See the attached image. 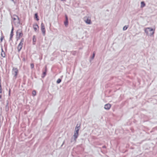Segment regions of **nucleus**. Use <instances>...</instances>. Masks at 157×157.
<instances>
[{
	"label": "nucleus",
	"instance_id": "9d476101",
	"mask_svg": "<svg viewBox=\"0 0 157 157\" xmlns=\"http://www.w3.org/2000/svg\"><path fill=\"white\" fill-rule=\"evenodd\" d=\"M1 55L3 57H5L6 56V54L5 52L3 51L2 48V52L1 53Z\"/></svg>",
	"mask_w": 157,
	"mask_h": 157
},
{
	"label": "nucleus",
	"instance_id": "7ed1b4c3",
	"mask_svg": "<svg viewBox=\"0 0 157 157\" xmlns=\"http://www.w3.org/2000/svg\"><path fill=\"white\" fill-rule=\"evenodd\" d=\"M24 38H22L21 39L20 43L19 44H18V45L17 47V49L19 52L20 51L21 49L22 48L23 43L24 42Z\"/></svg>",
	"mask_w": 157,
	"mask_h": 157
},
{
	"label": "nucleus",
	"instance_id": "cd10ccee",
	"mask_svg": "<svg viewBox=\"0 0 157 157\" xmlns=\"http://www.w3.org/2000/svg\"><path fill=\"white\" fill-rule=\"evenodd\" d=\"M61 0V1H65V0Z\"/></svg>",
	"mask_w": 157,
	"mask_h": 157
},
{
	"label": "nucleus",
	"instance_id": "bb28decb",
	"mask_svg": "<svg viewBox=\"0 0 157 157\" xmlns=\"http://www.w3.org/2000/svg\"><path fill=\"white\" fill-rule=\"evenodd\" d=\"M103 147V148H105V146H104Z\"/></svg>",
	"mask_w": 157,
	"mask_h": 157
},
{
	"label": "nucleus",
	"instance_id": "0eeeda50",
	"mask_svg": "<svg viewBox=\"0 0 157 157\" xmlns=\"http://www.w3.org/2000/svg\"><path fill=\"white\" fill-rule=\"evenodd\" d=\"M33 27L34 30L35 32L37 31L39 29V26L36 24H33Z\"/></svg>",
	"mask_w": 157,
	"mask_h": 157
},
{
	"label": "nucleus",
	"instance_id": "a211bd4d",
	"mask_svg": "<svg viewBox=\"0 0 157 157\" xmlns=\"http://www.w3.org/2000/svg\"><path fill=\"white\" fill-rule=\"evenodd\" d=\"M128 28V26H124V27L123 28V30H126L127 28Z\"/></svg>",
	"mask_w": 157,
	"mask_h": 157
},
{
	"label": "nucleus",
	"instance_id": "412c9836",
	"mask_svg": "<svg viewBox=\"0 0 157 157\" xmlns=\"http://www.w3.org/2000/svg\"><path fill=\"white\" fill-rule=\"evenodd\" d=\"M2 92V89L1 85L0 84V93Z\"/></svg>",
	"mask_w": 157,
	"mask_h": 157
},
{
	"label": "nucleus",
	"instance_id": "aec40b11",
	"mask_svg": "<svg viewBox=\"0 0 157 157\" xmlns=\"http://www.w3.org/2000/svg\"><path fill=\"white\" fill-rule=\"evenodd\" d=\"M61 80L59 78V79H58V80H57V82L58 83H59L61 82Z\"/></svg>",
	"mask_w": 157,
	"mask_h": 157
},
{
	"label": "nucleus",
	"instance_id": "f03ea898",
	"mask_svg": "<svg viewBox=\"0 0 157 157\" xmlns=\"http://www.w3.org/2000/svg\"><path fill=\"white\" fill-rule=\"evenodd\" d=\"M80 126V125L78 126V124H77L76 126L75 130V131L74 132V140L75 141L76 140V139L77 138L78 135V132L79 130V127Z\"/></svg>",
	"mask_w": 157,
	"mask_h": 157
},
{
	"label": "nucleus",
	"instance_id": "ddd939ff",
	"mask_svg": "<svg viewBox=\"0 0 157 157\" xmlns=\"http://www.w3.org/2000/svg\"><path fill=\"white\" fill-rule=\"evenodd\" d=\"M47 71V67H46L45 68V71H44L43 73V77H44L46 74V72Z\"/></svg>",
	"mask_w": 157,
	"mask_h": 157
},
{
	"label": "nucleus",
	"instance_id": "f257e3e1",
	"mask_svg": "<svg viewBox=\"0 0 157 157\" xmlns=\"http://www.w3.org/2000/svg\"><path fill=\"white\" fill-rule=\"evenodd\" d=\"M155 30V29H153L150 28H147L145 29V31L147 34L151 36L154 34Z\"/></svg>",
	"mask_w": 157,
	"mask_h": 157
},
{
	"label": "nucleus",
	"instance_id": "f8f14e48",
	"mask_svg": "<svg viewBox=\"0 0 157 157\" xmlns=\"http://www.w3.org/2000/svg\"><path fill=\"white\" fill-rule=\"evenodd\" d=\"M85 21L88 24H90L91 23V20L89 18H87L86 20Z\"/></svg>",
	"mask_w": 157,
	"mask_h": 157
},
{
	"label": "nucleus",
	"instance_id": "6ab92c4d",
	"mask_svg": "<svg viewBox=\"0 0 157 157\" xmlns=\"http://www.w3.org/2000/svg\"><path fill=\"white\" fill-rule=\"evenodd\" d=\"M30 67L31 68L33 69L34 67V65L33 63H31L30 64Z\"/></svg>",
	"mask_w": 157,
	"mask_h": 157
},
{
	"label": "nucleus",
	"instance_id": "2eb2a0df",
	"mask_svg": "<svg viewBox=\"0 0 157 157\" xmlns=\"http://www.w3.org/2000/svg\"><path fill=\"white\" fill-rule=\"evenodd\" d=\"M35 17L37 21H38L39 20V19L38 18V16L37 13H36L35 14Z\"/></svg>",
	"mask_w": 157,
	"mask_h": 157
},
{
	"label": "nucleus",
	"instance_id": "dca6fc26",
	"mask_svg": "<svg viewBox=\"0 0 157 157\" xmlns=\"http://www.w3.org/2000/svg\"><path fill=\"white\" fill-rule=\"evenodd\" d=\"M68 21H66V20L65 22H64V25H65L66 26H67L68 25Z\"/></svg>",
	"mask_w": 157,
	"mask_h": 157
},
{
	"label": "nucleus",
	"instance_id": "9b49d317",
	"mask_svg": "<svg viewBox=\"0 0 157 157\" xmlns=\"http://www.w3.org/2000/svg\"><path fill=\"white\" fill-rule=\"evenodd\" d=\"M13 27L12 28L11 33H10V39H12V38L13 35Z\"/></svg>",
	"mask_w": 157,
	"mask_h": 157
},
{
	"label": "nucleus",
	"instance_id": "f3484780",
	"mask_svg": "<svg viewBox=\"0 0 157 157\" xmlns=\"http://www.w3.org/2000/svg\"><path fill=\"white\" fill-rule=\"evenodd\" d=\"M32 94L33 96H35L36 94V92L35 90H33L32 92Z\"/></svg>",
	"mask_w": 157,
	"mask_h": 157
},
{
	"label": "nucleus",
	"instance_id": "20e7f679",
	"mask_svg": "<svg viewBox=\"0 0 157 157\" xmlns=\"http://www.w3.org/2000/svg\"><path fill=\"white\" fill-rule=\"evenodd\" d=\"M12 74L14 75L15 78H17L18 71L17 68H13L12 71Z\"/></svg>",
	"mask_w": 157,
	"mask_h": 157
},
{
	"label": "nucleus",
	"instance_id": "393cba45",
	"mask_svg": "<svg viewBox=\"0 0 157 157\" xmlns=\"http://www.w3.org/2000/svg\"><path fill=\"white\" fill-rule=\"evenodd\" d=\"M1 97H2V96L1 95H0V99L1 98Z\"/></svg>",
	"mask_w": 157,
	"mask_h": 157
},
{
	"label": "nucleus",
	"instance_id": "1a4fd4ad",
	"mask_svg": "<svg viewBox=\"0 0 157 157\" xmlns=\"http://www.w3.org/2000/svg\"><path fill=\"white\" fill-rule=\"evenodd\" d=\"M33 44H35L36 42V36H35L34 35L33 36Z\"/></svg>",
	"mask_w": 157,
	"mask_h": 157
},
{
	"label": "nucleus",
	"instance_id": "39448f33",
	"mask_svg": "<svg viewBox=\"0 0 157 157\" xmlns=\"http://www.w3.org/2000/svg\"><path fill=\"white\" fill-rule=\"evenodd\" d=\"M18 39H19L23 36V34L21 30H18L16 33Z\"/></svg>",
	"mask_w": 157,
	"mask_h": 157
},
{
	"label": "nucleus",
	"instance_id": "423d86ee",
	"mask_svg": "<svg viewBox=\"0 0 157 157\" xmlns=\"http://www.w3.org/2000/svg\"><path fill=\"white\" fill-rule=\"evenodd\" d=\"M41 30L44 35H45L46 30L44 24L43 23H42L41 24Z\"/></svg>",
	"mask_w": 157,
	"mask_h": 157
},
{
	"label": "nucleus",
	"instance_id": "6e6552de",
	"mask_svg": "<svg viewBox=\"0 0 157 157\" xmlns=\"http://www.w3.org/2000/svg\"><path fill=\"white\" fill-rule=\"evenodd\" d=\"M111 107V105L110 104L108 103L107 104H105V105L104 108L105 109L109 110L110 109Z\"/></svg>",
	"mask_w": 157,
	"mask_h": 157
},
{
	"label": "nucleus",
	"instance_id": "4be33fe9",
	"mask_svg": "<svg viewBox=\"0 0 157 157\" xmlns=\"http://www.w3.org/2000/svg\"><path fill=\"white\" fill-rule=\"evenodd\" d=\"M3 38H4V37L3 36L1 37L0 40H1V42L2 41V40H3Z\"/></svg>",
	"mask_w": 157,
	"mask_h": 157
},
{
	"label": "nucleus",
	"instance_id": "4468645a",
	"mask_svg": "<svg viewBox=\"0 0 157 157\" xmlns=\"http://www.w3.org/2000/svg\"><path fill=\"white\" fill-rule=\"evenodd\" d=\"M141 7L142 8L145 5V4L144 2H142L141 3Z\"/></svg>",
	"mask_w": 157,
	"mask_h": 157
},
{
	"label": "nucleus",
	"instance_id": "a878e982",
	"mask_svg": "<svg viewBox=\"0 0 157 157\" xmlns=\"http://www.w3.org/2000/svg\"><path fill=\"white\" fill-rule=\"evenodd\" d=\"M17 18H18V17L17 16V15H15V16Z\"/></svg>",
	"mask_w": 157,
	"mask_h": 157
},
{
	"label": "nucleus",
	"instance_id": "5701e85b",
	"mask_svg": "<svg viewBox=\"0 0 157 157\" xmlns=\"http://www.w3.org/2000/svg\"><path fill=\"white\" fill-rule=\"evenodd\" d=\"M66 20L68 21L67 16V15H65Z\"/></svg>",
	"mask_w": 157,
	"mask_h": 157
},
{
	"label": "nucleus",
	"instance_id": "b1692460",
	"mask_svg": "<svg viewBox=\"0 0 157 157\" xmlns=\"http://www.w3.org/2000/svg\"><path fill=\"white\" fill-rule=\"evenodd\" d=\"M95 52H94L93 53V58H94V56H95Z\"/></svg>",
	"mask_w": 157,
	"mask_h": 157
}]
</instances>
